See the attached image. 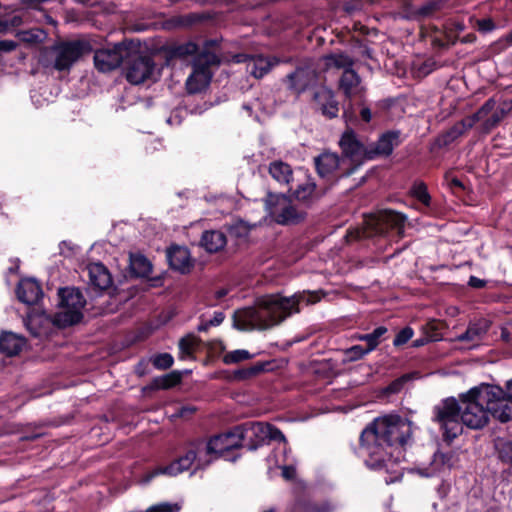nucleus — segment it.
Returning <instances> with one entry per match:
<instances>
[{
	"label": "nucleus",
	"instance_id": "1",
	"mask_svg": "<svg viewBox=\"0 0 512 512\" xmlns=\"http://www.w3.org/2000/svg\"><path fill=\"white\" fill-rule=\"evenodd\" d=\"M412 435V424L398 415L374 420L360 436V454L371 469H388L403 456V446Z\"/></svg>",
	"mask_w": 512,
	"mask_h": 512
},
{
	"label": "nucleus",
	"instance_id": "2",
	"mask_svg": "<svg viewBox=\"0 0 512 512\" xmlns=\"http://www.w3.org/2000/svg\"><path fill=\"white\" fill-rule=\"evenodd\" d=\"M322 290L303 291L299 295L286 297L281 293L266 294L256 299L250 307L239 309L234 313V325L240 330L269 329L292 313L299 311V304H315L325 297Z\"/></svg>",
	"mask_w": 512,
	"mask_h": 512
},
{
	"label": "nucleus",
	"instance_id": "3",
	"mask_svg": "<svg viewBox=\"0 0 512 512\" xmlns=\"http://www.w3.org/2000/svg\"><path fill=\"white\" fill-rule=\"evenodd\" d=\"M495 393L484 389L483 385L470 389L460 396L458 402L448 398L435 407V420L444 431V437L452 440L461 434L463 425L471 429L483 428L489 420L487 401Z\"/></svg>",
	"mask_w": 512,
	"mask_h": 512
},
{
	"label": "nucleus",
	"instance_id": "4",
	"mask_svg": "<svg viewBox=\"0 0 512 512\" xmlns=\"http://www.w3.org/2000/svg\"><path fill=\"white\" fill-rule=\"evenodd\" d=\"M200 442L192 443L186 453L170 465L165 467L156 468L146 473L138 480L139 483H149L155 476L160 474H167L176 476L177 474L190 469L193 465L195 469H202L210 464V459L206 457L203 451H200Z\"/></svg>",
	"mask_w": 512,
	"mask_h": 512
},
{
	"label": "nucleus",
	"instance_id": "5",
	"mask_svg": "<svg viewBox=\"0 0 512 512\" xmlns=\"http://www.w3.org/2000/svg\"><path fill=\"white\" fill-rule=\"evenodd\" d=\"M220 64L219 57L208 50L197 54L192 63V72L186 80L189 94L202 92L208 87L213 76V68Z\"/></svg>",
	"mask_w": 512,
	"mask_h": 512
},
{
	"label": "nucleus",
	"instance_id": "6",
	"mask_svg": "<svg viewBox=\"0 0 512 512\" xmlns=\"http://www.w3.org/2000/svg\"><path fill=\"white\" fill-rule=\"evenodd\" d=\"M242 446L255 450L266 440L278 441L286 444V437L275 426L263 422H246L237 426Z\"/></svg>",
	"mask_w": 512,
	"mask_h": 512
},
{
	"label": "nucleus",
	"instance_id": "7",
	"mask_svg": "<svg viewBox=\"0 0 512 512\" xmlns=\"http://www.w3.org/2000/svg\"><path fill=\"white\" fill-rule=\"evenodd\" d=\"M406 217L392 210L380 211L365 219L363 236H386L389 231H395L401 237L404 231Z\"/></svg>",
	"mask_w": 512,
	"mask_h": 512
},
{
	"label": "nucleus",
	"instance_id": "8",
	"mask_svg": "<svg viewBox=\"0 0 512 512\" xmlns=\"http://www.w3.org/2000/svg\"><path fill=\"white\" fill-rule=\"evenodd\" d=\"M512 112V100L497 101L488 99L479 110L472 115L474 122H480L481 129L489 133L496 128Z\"/></svg>",
	"mask_w": 512,
	"mask_h": 512
},
{
	"label": "nucleus",
	"instance_id": "9",
	"mask_svg": "<svg viewBox=\"0 0 512 512\" xmlns=\"http://www.w3.org/2000/svg\"><path fill=\"white\" fill-rule=\"evenodd\" d=\"M92 51L93 47L87 40L79 39L63 42L58 46L54 68L58 71L69 70L76 61Z\"/></svg>",
	"mask_w": 512,
	"mask_h": 512
},
{
	"label": "nucleus",
	"instance_id": "10",
	"mask_svg": "<svg viewBox=\"0 0 512 512\" xmlns=\"http://www.w3.org/2000/svg\"><path fill=\"white\" fill-rule=\"evenodd\" d=\"M339 146L343 153V160L353 168V172L367 159H373L367 148L357 137L352 129H347L339 140Z\"/></svg>",
	"mask_w": 512,
	"mask_h": 512
},
{
	"label": "nucleus",
	"instance_id": "11",
	"mask_svg": "<svg viewBox=\"0 0 512 512\" xmlns=\"http://www.w3.org/2000/svg\"><path fill=\"white\" fill-rule=\"evenodd\" d=\"M199 442L201 451L210 459V463L215 458L224 455L225 452L242 446L237 426L227 433L212 437L208 442L203 440H199Z\"/></svg>",
	"mask_w": 512,
	"mask_h": 512
},
{
	"label": "nucleus",
	"instance_id": "12",
	"mask_svg": "<svg viewBox=\"0 0 512 512\" xmlns=\"http://www.w3.org/2000/svg\"><path fill=\"white\" fill-rule=\"evenodd\" d=\"M315 166L321 177L329 176H349L353 173V168L347 165V161L339 157L334 152H323L315 158Z\"/></svg>",
	"mask_w": 512,
	"mask_h": 512
},
{
	"label": "nucleus",
	"instance_id": "13",
	"mask_svg": "<svg viewBox=\"0 0 512 512\" xmlns=\"http://www.w3.org/2000/svg\"><path fill=\"white\" fill-rule=\"evenodd\" d=\"M130 277L143 278L150 282L152 287L166 284L167 272L154 274L151 261L142 254H130Z\"/></svg>",
	"mask_w": 512,
	"mask_h": 512
},
{
	"label": "nucleus",
	"instance_id": "14",
	"mask_svg": "<svg viewBox=\"0 0 512 512\" xmlns=\"http://www.w3.org/2000/svg\"><path fill=\"white\" fill-rule=\"evenodd\" d=\"M122 50H126L128 55V39L125 37L120 43L114 45L112 49L97 50L94 54L95 68L103 73L115 70L123 62Z\"/></svg>",
	"mask_w": 512,
	"mask_h": 512
},
{
	"label": "nucleus",
	"instance_id": "15",
	"mask_svg": "<svg viewBox=\"0 0 512 512\" xmlns=\"http://www.w3.org/2000/svg\"><path fill=\"white\" fill-rule=\"evenodd\" d=\"M267 205L270 215L279 224L297 223L303 218L284 195H270Z\"/></svg>",
	"mask_w": 512,
	"mask_h": 512
},
{
	"label": "nucleus",
	"instance_id": "16",
	"mask_svg": "<svg viewBox=\"0 0 512 512\" xmlns=\"http://www.w3.org/2000/svg\"><path fill=\"white\" fill-rule=\"evenodd\" d=\"M484 389L495 393L494 397H489L487 407L489 415L501 422H508L512 420V400L506 396L503 389L494 385H483Z\"/></svg>",
	"mask_w": 512,
	"mask_h": 512
},
{
	"label": "nucleus",
	"instance_id": "17",
	"mask_svg": "<svg viewBox=\"0 0 512 512\" xmlns=\"http://www.w3.org/2000/svg\"><path fill=\"white\" fill-rule=\"evenodd\" d=\"M81 277H87L92 288H116L111 273L101 262L89 263L82 269Z\"/></svg>",
	"mask_w": 512,
	"mask_h": 512
},
{
	"label": "nucleus",
	"instance_id": "18",
	"mask_svg": "<svg viewBox=\"0 0 512 512\" xmlns=\"http://www.w3.org/2000/svg\"><path fill=\"white\" fill-rule=\"evenodd\" d=\"M147 80H156L155 65L150 57H137L130 60V84H141Z\"/></svg>",
	"mask_w": 512,
	"mask_h": 512
},
{
	"label": "nucleus",
	"instance_id": "19",
	"mask_svg": "<svg viewBox=\"0 0 512 512\" xmlns=\"http://www.w3.org/2000/svg\"><path fill=\"white\" fill-rule=\"evenodd\" d=\"M26 328L34 337H43L50 333L54 326L53 319L41 309L30 312L24 320Z\"/></svg>",
	"mask_w": 512,
	"mask_h": 512
},
{
	"label": "nucleus",
	"instance_id": "20",
	"mask_svg": "<svg viewBox=\"0 0 512 512\" xmlns=\"http://www.w3.org/2000/svg\"><path fill=\"white\" fill-rule=\"evenodd\" d=\"M316 72L313 68L299 67L293 73L287 75V88L295 94H300L316 80Z\"/></svg>",
	"mask_w": 512,
	"mask_h": 512
},
{
	"label": "nucleus",
	"instance_id": "21",
	"mask_svg": "<svg viewBox=\"0 0 512 512\" xmlns=\"http://www.w3.org/2000/svg\"><path fill=\"white\" fill-rule=\"evenodd\" d=\"M166 257L170 267L182 274L189 273L194 266L189 250L183 246H171L167 249Z\"/></svg>",
	"mask_w": 512,
	"mask_h": 512
},
{
	"label": "nucleus",
	"instance_id": "22",
	"mask_svg": "<svg viewBox=\"0 0 512 512\" xmlns=\"http://www.w3.org/2000/svg\"><path fill=\"white\" fill-rule=\"evenodd\" d=\"M339 89L349 99L362 98L365 94L361 78L353 69L343 71L339 79Z\"/></svg>",
	"mask_w": 512,
	"mask_h": 512
},
{
	"label": "nucleus",
	"instance_id": "23",
	"mask_svg": "<svg viewBox=\"0 0 512 512\" xmlns=\"http://www.w3.org/2000/svg\"><path fill=\"white\" fill-rule=\"evenodd\" d=\"M234 61L237 63L247 62V71L255 78L263 77L275 64H277L276 60L260 55L248 56L245 54H238L234 56Z\"/></svg>",
	"mask_w": 512,
	"mask_h": 512
},
{
	"label": "nucleus",
	"instance_id": "24",
	"mask_svg": "<svg viewBox=\"0 0 512 512\" xmlns=\"http://www.w3.org/2000/svg\"><path fill=\"white\" fill-rule=\"evenodd\" d=\"M10 262L12 265L8 268L5 278L8 286L14 288H42L43 282L35 277H23L19 274L20 259L14 258Z\"/></svg>",
	"mask_w": 512,
	"mask_h": 512
},
{
	"label": "nucleus",
	"instance_id": "25",
	"mask_svg": "<svg viewBox=\"0 0 512 512\" xmlns=\"http://www.w3.org/2000/svg\"><path fill=\"white\" fill-rule=\"evenodd\" d=\"M490 321L487 319H479L469 324L467 330L457 336L456 340L460 342H469L472 346L478 344L486 335L490 328Z\"/></svg>",
	"mask_w": 512,
	"mask_h": 512
},
{
	"label": "nucleus",
	"instance_id": "26",
	"mask_svg": "<svg viewBox=\"0 0 512 512\" xmlns=\"http://www.w3.org/2000/svg\"><path fill=\"white\" fill-rule=\"evenodd\" d=\"M399 143V132H387L379 138L373 148H369V154L373 155V158L380 155L387 156Z\"/></svg>",
	"mask_w": 512,
	"mask_h": 512
},
{
	"label": "nucleus",
	"instance_id": "27",
	"mask_svg": "<svg viewBox=\"0 0 512 512\" xmlns=\"http://www.w3.org/2000/svg\"><path fill=\"white\" fill-rule=\"evenodd\" d=\"M315 100L320 106L322 114L328 118H334L337 116L339 108L338 103L334 98V94L331 90L321 88L315 93Z\"/></svg>",
	"mask_w": 512,
	"mask_h": 512
},
{
	"label": "nucleus",
	"instance_id": "28",
	"mask_svg": "<svg viewBox=\"0 0 512 512\" xmlns=\"http://www.w3.org/2000/svg\"><path fill=\"white\" fill-rule=\"evenodd\" d=\"M57 295L63 307L82 312L86 300L81 290H58Z\"/></svg>",
	"mask_w": 512,
	"mask_h": 512
},
{
	"label": "nucleus",
	"instance_id": "29",
	"mask_svg": "<svg viewBox=\"0 0 512 512\" xmlns=\"http://www.w3.org/2000/svg\"><path fill=\"white\" fill-rule=\"evenodd\" d=\"M82 316V312L63 307V305L59 303V311L51 316V318L56 328H66L78 323L82 319Z\"/></svg>",
	"mask_w": 512,
	"mask_h": 512
},
{
	"label": "nucleus",
	"instance_id": "30",
	"mask_svg": "<svg viewBox=\"0 0 512 512\" xmlns=\"http://www.w3.org/2000/svg\"><path fill=\"white\" fill-rule=\"evenodd\" d=\"M226 243L225 234L219 230L205 231L201 237V245L210 253L222 250Z\"/></svg>",
	"mask_w": 512,
	"mask_h": 512
},
{
	"label": "nucleus",
	"instance_id": "31",
	"mask_svg": "<svg viewBox=\"0 0 512 512\" xmlns=\"http://www.w3.org/2000/svg\"><path fill=\"white\" fill-rule=\"evenodd\" d=\"M24 345V338L14 333L7 332L0 336V351L7 354L8 356L18 354Z\"/></svg>",
	"mask_w": 512,
	"mask_h": 512
},
{
	"label": "nucleus",
	"instance_id": "32",
	"mask_svg": "<svg viewBox=\"0 0 512 512\" xmlns=\"http://www.w3.org/2000/svg\"><path fill=\"white\" fill-rule=\"evenodd\" d=\"M268 170L271 177L283 185H289L293 178L292 168L281 160L271 162Z\"/></svg>",
	"mask_w": 512,
	"mask_h": 512
},
{
	"label": "nucleus",
	"instance_id": "33",
	"mask_svg": "<svg viewBox=\"0 0 512 512\" xmlns=\"http://www.w3.org/2000/svg\"><path fill=\"white\" fill-rule=\"evenodd\" d=\"M17 299L33 311L39 310L44 298L43 290H16Z\"/></svg>",
	"mask_w": 512,
	"mask_h": 512
},
{
	"label": "nucleus",
	"instance_id": "34",
	"mask_svg": "<svg viewBox=\"0 0 512 512\" xmlns=\"http://www.w3.org/2000/svg\"><path fill=\"white\" fill-rule=\"evenodd\" d=\"M325 65L327 68L335 67L338 69H352L354 60L347 54H330L324 57Z\"/></svg>",
	"mask_w": 512,
	"mask_h": 512
},
{
	"label": "nucleus",
	"instance_id": "35",
	"mask_svg": "<svg viewBox=\"0 0 512 512\" xmlns=\"http://www.w3.org/2000/svg\"><path fill=\"white\" fill-rule=\"evenodd\" d=\"M387 333V328L379 326L371 333L359 335L357 339L366 342V348L371 352L380 344L382 337Z\"/></svg>",
	"mask_w": 512,
	"mask_h": 512
},
{
	"label": "nucleus",
	"instance_id": "36",
	"mask_svg": "<svg viewBox=\"0 0 512 512\" xmlns=\"http://www.w3.org/2000/svg\"><path fill=\"white\" fill-rule=\"evenodd\" d=\"M198 346V339L194 335H187L179 341V358L188 359L193 357V353Z\"/></svg>",
	"mask_w": 512,
	"mask_h": 512
},
{
	"label": "nucleus",
	"instance_id": "37",
	"mask_svg": "<svg viewBox=\"0 0 512 512\" xmlns=\"http://www.w3.org/2000/svg\"><path fill=\"white\" fill-rule=\"evenodd\" d=\"M316 185L310 180H306L304 183L298 185L297 189L293 192V195L301 201H308L313 198L315 193Z\"/></svg>",
	"mask_w": 512,
	"mask_h": 512
},
{
	"label": "nucleus",
	"instance_id": "38",
	"mask_svg": "<svg viewBox=\"0 0 512 512\" xmlns=\"http://www.w3.org/2000/svg\"><path fill=\"white\" fill-rule=\"evenodd\" d=\"M475 125L474 119L472 116L463 119L462 121L455 124L451 130L447 133V136L454 140L455 138L461 136L464 132L471 129Z\"/></svg>",
	"mask_w": 512,
	"mask_h": 512
},
{
	"label": "nucleus",
	"instance_id": "39",
	"mask_svg": "<svg viewBox=\"0 0 512 512\" xmlns=\"http://www.w3.org/2000/svg\"><path fill=\"white\" fill-rule=\"evenodd\" d=\"M251 358V354L249 351L244 349H238L231 352H228L224 355L223 361L226 364H234L238 362H242Z\"/></svg>",
	"mask_w": 512,
	"mask_h": 512
},
{
	"label": "nucleus",
	"instance_id": "40",
	"mask_svg": "<svg viewBox=\"0 0 512 512\" xmlns=\"http://www.w3.org/2000/svg\"><path fill=\"white\" fill-rule=\"evenodd\" d=\"M152 364L159 370H165L173 365L174 359L169 353H160L152 357Z\"/></svg>",
	"mask_w": 512,
	"mask_h": 512
},
{
	"label": "nucleus",
	"instance_id": "41",
	"mask_svg": "<svg viewBox=\"0 0 512 512\" xmlns=\"http://www.w3.org/2000/svg\"><path fill=\"white\" fill-rule=\"evenodd\" d=\"M412 194L423 205H425V206L430 205L431 197L427 191V187L423 183L415 184L412 188Z\"/></svg>",
	"mask_w": 512,
	"mask_h": 512
},
{
	"label": "nucleus",
	"instance_id": "42",
	"mask_svg": "<svg viewBox=\"0 0 512 512\" xmlns=\"http://www.w3.org/2000/svg\"><path fill=\"white\" fill-rule=\"evenodd\" d=\"M500 459L512 465V441H500L497 444Z\"/></svg>",
	"mask_w": 512,
	"mask_h": 512
},
{
	"label": "nucleus",
	"instance_id": "43",
	"mask_svg": "<svg viewBox=\"0 0 512 512\" xmlns=\"http://www.w3.org/2000/svg\"><path fill=\"white\" fill-rule=\"evenodd\" d=\"M196 51H197V46L192 42H188V43H184V44L176 46L172 50V55H173V57H176V58H184L188 55H193L194 53H196Z\"/></svg>",
	"mask_w": 512,
	"mask_h": 512
},
{
	"label": "nucleus",
	"instance_id": "44",
	"mask_svg": "<svg viewBox=\"0 0 512 512\" xmlns=\"http://www.w3.org/2000/svg\"><path fill=\"white\" fill-rule=\"evenodd\" d=\"M48 279L45 283L46 288H76L75 286H63L61 282H58L59 269L57 267H50L48 269Z\"/></svg>",
	"mask_w": 512,
	"mask_h": 512
},
{
	"label": "nucleus",
	"instance_id": "45",
	"mask_svg": "<svg viewBox=\"0 0 512 512\" xmlns=\"http://www.w3.org/2000/svg\"><path fill=\"white\" fill-rule=\"evenodd\" d=\"M181 507L180 503L161 502L152 505L147 510L148 512H179Z\"/></svg>",
	"mask_w": 512,
	"mask_h": 512
},
{
	"label": "nucleus",
	"instance_id": "46",
	"mask_svg": "<svg viewBox=\"0 0 512 512\" xmlns=\"http://www.w3.org/2000/svg\"><path fill=\"white\" fill-rule=\"evenodd\" d=\"M410 379H411V375H409V374H405V375L399 377L398 379H395L385 388V390H384L385 393L386 394L399 393L403 389L405 383L408 382Z\"/></svg>",
	"mask_w": 512,
	"mask_h": 512
},
{
	"label": "nucleus",
	"instance_id": "47",
	"mask_svg": "<svg viewBox=\"0 0 512 512\" xmlns=\"http://www.w3.org/2000/svg\"><path fill=\"white\" fill-rule=\"evenodd\" d=\"M370 353V351L361 345H354L349 349L345 350V357L349 361H356L364 357L366 354Z\"/></svg>",
	"mask_w": 512,
	"mask_h": 512
},
{
	"label": "nucleus",
	"instance_id": "48",
	"mask_svg": "<svg viewBox=\"0 0 512 512\" xmlns=\"http://www.w3.org/2000/svg\"><path fill=\"white\" fill-rule=\"evenodd\" d=\"M181 381L180 374L173 372L168 375H165L159 380L158 386L164 389L175 386Z\"/></svg>",
	"mask_w": 512,
	"mask_h": 512
},
{
	"label": "nucleus",
	"instance_id": "49",
	"mask_svg": "<svg viewBox=\"0 0 512 512\" xmlns=\"http://www.w3.org/2000/svg\"><path fill=\"white\" fill-rule=\"evenodd\" d=\"M413 330L410 327H405L399 331L393 340L394 346H401L407 343L413 337Z\"/></svg>",
	"mask_w": 512,
	"mask_h": 512
},
{
	"label": "nucleus",
	"instance_id": "50",
	"mask_svg": "<svg viewBox=\"0 0 512 512\" xmlns=\"http://www.w3.org/2000/svg\"><path fill=\"white\" fill-rule=\"evenodd\" d=\"M452 459H453V455L452 454H449V453H447V454H445V453H436L434 455L433 464L436 465V466L442 465V466L447 467L449 469L453 465Z\"/></svg>",
	"mask_w": 512,
	"mask_h": 512
},
{
	"label": "nucleus",
	"instance_id": "51",
	"mask_svg": "<svg viewBox=\"0 0 512 512\" xmlns=\"http://www.w3.org/2000/svg\"><path fill=\"white\" fill-rule=\"evenodd\" d=\"M230 232L237 237H245L248 235L249 226L245 222L239 221L230 227Z\"/></svg>",
	"mask_w": 512,
	"mask_h": 512
},
{
	"label": "nucleus",
	"instance_id": "52",
	"mask_svg": "<svg viewBox=\"0 0 512 512\" xmlns=\"http://www.w3.org/2000/svg\"><path fill=\"white\" fill-rule=\"evenodd\" d=\"M477 28L480 32L487 33L495 29V24L492 19H481L477 21Z\"/></svg>",
	"mask_w": 512,
	"mask_h": 512
},
{
	"label": "nucleus",
	"instance_id": "53",
	"mask_svg": "<svg viewBox=\"0 0 512 512\" xmlns=\"http://www.w3.org/2000/svg\"><path fill=\"white\" fill-rule=\"evenodd\" d=\"M437 7V4L434 3V2H429L425 5H423L422 7H420L416 14L420 17H427L429 16L430 14H432V12L436 9Z\"/></svg>",
	"mask_w": 512,
	"mask_h": 512
},
{
	"label": "nucleus",
	"instance_id": "54",
	"mask_svg": "<svg viewBox=\"0 0 512 512\" xmlns=\"http://www.w3.org/2000/svg\"><path fill=\"white\" fill-rule=\"evenodd\" d=\"M16 47L17 43L13 40H0V52H11Z\"/></svg>",
	"mask_w": 512,
	"mask_h": 512
},
{
	"label": "nucleus",
	"instance_id": "55",
	"mask_svg": "<svg viewBox=\"0 0 512 512\" xmlns=\"http://www.w3.org/2000/svg\"><path fill=\"white\" fill-rule=\"evenodd\" d=\"M224 318L225 316L222 312H215L213 317L208 320V325L218 326L223 322Z\"/></svg>",
	"mask_w": 512,
	"mask_h": 512
},
{
	"label": "nucleus",
	"instance_id": "56",
	"mask_svg": "<svg viewBox=\"0 0 512 512\" xmlns=\"http://www.w3.org/2000/svg\"><path fill=\"white\" fill-rule=\"evenodd\" d=\"M498 44H500L503 49L512 46V30L505 37L500 39Z\"/></svg>",
	"mask_w": 512,
	"mask_h": 512
},
{
	"label": "nucleus",
	"instance_id": "57",
	"mask_svg": "<svg viewBox=\"0 0 512 512\" xmlns=\"http://www.w3.org/2000/svg\"><path fill=\"white\" fill-rule=\"evenodd\" d=\"M360 116L363 121L369 122L372 118L371 110L367 107L362 108L360 111Z\"/></svg>",
	"mask_w": 512,
	"mask_h": 512
},
{
	"label": "nucleus",
	"instance_id": "58",
	"mask_svg": "<svg viewBox=\"0 0 512 512\" xmlns=\"http://www.w3.org/2000/svg\"><path fill=\"white\" fill-rule=\"evenodd\" d=\"M282 475L286 479H291L294 476V469L290 466H284L282 469Z\"/></svg>",
	"mask_w": 512,
	"mask_h": 512
},
{
	"label": "nucleus",
	"instance_id": "59",
	"mask_svg": "<svg viewBox=\"0 0 512 512\" xmlns=\"http://www.w3.org/2000/svg\"><path fill=\"white\" fill-rule=\"evenodd\" d=\"M469 284H470V286H472V287H481V286H483V285H484V283H483L480 279H478V278H476V277H473V276H472V277H470Z\"/></svg>",
	"mask_w": 512,
	"mask_h": 512
},
{
	"label": "nucleus",
	"instance_id": "60",
	"mask_svg": "<svg viewBox=\"0 0 512 512\" xmlns=\"http://www.w3.org/2000/svg\"><path fill=\"white\" fill-rule=\"evenodd\" d=\"M512 400V380L506 384V391L504 392Z\"/></svg>",
	"mask_w": 512,
	"mask_h": 512
},
{
	"label": "nucleus",
	"instance_id": "61",
	"mask_svg": "<svg viewBox=\"0 0 512 512\" xmlns=\"http://www.w3.org/2000/svg\"><path fill=\"white\" fill-rule=\"evenodd\" d=\"M501 338L506 342L510 341V333L506 328H502Z\"/></svg>",
	"mask_w": 512,
	"mask_h": 512
},
{
	"label": "nucleus",
	"instance_id": "62",
	"mask_svg": "<svg viewBox=\"0 0 512 512\" xmlns=\"http://www.w3.org/2000/svg\"><path fill=\"white\" fill-rule=\"evenodd\" d=\"M210 327H212V325H208V321H205V322H202L199 326H198V331L200 332H205L207 331Z\"/></svg>",
	"mask_w": 512,
	"mask_h": 512
},
{
	"label": "nucleus",
	"instance_id": "63",
	"mask_svg": "<svg viewBox=\"0 0 512 512\" xmlns=\"http://www.w3.org/2000/svg\"><path fill=\"white\" fill-rule=\"evenodd\" d=\"M44 1L45 0H23L24 3L28 4L31 7H36L37 5Z\"/></svg>",
	"mask_w": 512,
	"mask_h": 512
},
{
	"label": "nucleus",
	"instance_id": "64",
	"mask_svg": "<svg viewBox=\"0 0 512 512\" xmlns=\"http://www.w3.org/2000/svg\"><path fill=\"white\" fill-rule=\"evenodd\" d=\"M451 183H452L453 186L462 187L461 181L459 179H457V178H453Z\"/></svg>",
	"mask_w": 512,
	"mask_h": 512
}]
</instances>
